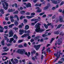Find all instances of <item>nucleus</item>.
<instances>
[{"mask_svg":"<svg viewBox=\"0 0 64 64\" xmlns=\"http://www.w3.org/2000/svg\"><path fill=\"white\" fill-rule=\"evenodd\" d=\"M5 4L6 7H8V4L6 2H5Z\"/></svg>","mask_w":64,"mask_h":64,"instance_id":"36","label":"nucleus"},{"mask_svg":"<svg viewBox=\"0 0 64 64\" xmlns=\"http://www.w3.org/2000/svg\"><path fill=\"white\" fill-rule=\"evenodd\" d=\"M36 21L35 22V23H37L39 21V20H38V19H35V20Z\"/></svg>","mask_w":64,"mask_h":64,"instance_id":"33","label":"nucleus"},{"mask_svg":"<svg viewBox=\"0 0 64 64\" xmlns=\"http://www.w3.org/2000/svg\"><path fill=\"white\" fill-rule=\"evenodd\" d=\"M64 4V2H62L60 4V6H61V5H62L63 4Z\"/></svg>","mask_w":64,"mask_h":64,"instance_id":"47","label":"nucleus"},{"mask_svg":"<svg viewBox=\"0 0 64 64\" xmlns=\"http://www.w3.org/2000/svg\"><path fill=\"white\" fill-rule=\"evenodd\" d=\"M22 62H24V64H25V60H22Z\"/></svg>","mask_w":64,"mask_h":64,"instance_id":"53","label":"nucleus"},{"mask_svg":"<svg viewBox=\"0 0 64 64\" xmlns=\"http://www.w3.org/2000/svg\"><path fill=\"white\" fill-rule=\"evenodd\" d=\"M39 25H41V24L39 23H38L36 25L35 28H36L35 30V31L37 32H39V33H41L42 32L44 31V30L43 29H41L40 28V26Z\"/></svg>","mask_w":64,"mask_h":64,"instance_id":"1","label":"nucleus"},{"mask_svg":"<svg viewBox=\"0 0 64 64\" xmlns=\"http://www.w3.org/2000/svg\"><path fill=\"white\" fill-rule=\"evenodd\" d=\"M54 34H56L57 35H58L59 33V32L58 31H56L54 32Z\"/></svg>","mask_w":64,"mask_h":64,"instance_id":"15","label":"nucleus"},{"mask_svg":"<svg viewBox=\"0 0 64 64\" xmlns=\"http://www.w3.org/2000/svg\"><path fill=\"white\" fill-rule=\"evenodd\" d=\"M48 8H49V6H46L44 8V10H46Z\"/></svg>","mask_w":64,"mask_h":64,"instance_id":"31","label":"nucleus"},{"mask_svg":"<svg viewBox=\"0 0 64 64\" xmlns=\"http://www.w3.org/2000/svg\"><path fill=\"white\" fill-rule=\"evenodd\" d=\"M8 50H9V48H8L6 50H5L4 51V52H6L7 51H8Z\"/></svg>","mask_w":64,"mask_h":64,"instance_id":"64","label":"nucleus"},{"mask_svg":"<svg viewBox=\"0 0 64 64\" xmlns=\"http://www.w3.org/2000/svg\"><path fill=\"white\" fill-rule=\"evenodd\" d=\"M31 21H35V18H33L31 20Z\"/></svg>","mask_w":64,"mask_h":64,"instance_id":"57","label":"nucleus"},{"mask_svg":"<svg viewBox=\"0 0 64 64\" xmlns=\"http://www.w3.org/2000/svg\"><path fill=\"white\" fill-rule=\"evenodd\" d=\"M58 40L59 41H62V39L61 38H59Z\"/></svg>","mask_w":64,"mask_h":64,"instance_id":"45","label":"nucleus"},{"mask_svg":"<svg viewBox=\"0 0 64 64\" xmlns=\"http://www.w3.org/2000/svg\"><path fill=\"white\" fill-rule=\"evenodd\" d=\"M26 2H24V5H26V7L28 8V7H31V4L30 3H28V4H26Z\"/></svg>","mask_w":64,"mask_h":64,"instance_id":"5","label":"nucleus"},{"mask_svg":"<svg viewBox=\"0 0 64 64\" xmlns=\"http://www.w3.org/2000/svg\"><path fill=\"white\" fill-rule=\"evenodd\" d=\"M52 3H53L54 4H58V3H59L60 2V1H59V0H58L56 1H52Z\"/></svg>","mask_w":64,"mask_h":64,"instance_id":"6","label":"nucleus"},{"mask_svg":"<svg viewBox=\"0 0 64 64\" xmlns=\"http://www.w3.org/2000/svg\"><path fill=\"white\" fill-rule=\"evenodd\" d=\"M23 25H24L22 23L21 24L19 25L18 26L19 28H21L22 27V26H23Z\"/></svg>","mask_w":64,"mask_h":64,"instance_id":"13","label":"nucleus"},{"mask_svg":"<svg viewBox=\"0 0 64 64\" xmlns=\"http://www.w3.org/2000/svg\"><path fill=\"white\" fill-rule=\"evenodd\" d=\"M34 40L33 39H32L30 40V42H34Z\"/></svg>","mask_w":64,"mask_h":64,"instance_id":"49","label":"nucleus"},{"mask_svg":"<svg viewBox=\"0 0 64 64\" xmlns=\"http://www.w3.org/2000/svg\"><path fill=\"white\" fill-rule=\"evenodd\" d=\"M14 39L13 38H10V43H11L12 42L13 40H14Z\"/></svg>","mask_w":64,"mask_h":64,"instance_id":"22","label":"nucleus"},{"mask_svg":"<svg viewBox=\"0 0 64 64\" xmlns=\"http://www.w3.org/2000/svg\"><path fill=\"white\" fill-rule=\"evenodd\" d=\"M8 11L9 12H12V9L8 10Z\"/></svg>","mask_w":64,"mask_h":64,"instance_id":"40","label":"nucleus"},{"mask_svg":"<svg viewBox=\"0 0 64 64\" xmlns=\"http://www.w3.org/2000/svg\"><path fill=\"white\" fill-rule=\"evenodd\" d=\"M29 26L28 25H26L25 26V29L26 30H27V29H29Z\"/></svg>","mask_w":64,"mask_h":64,"instance_id":"16","label":"nucleus"},{"mask_svg":"<svg viewBox=\"0 0 64 64\" xmlns=\"http://www.w3.org/2000/svg\"><path fill=\"white\" fill-rule=\"evenodd\" d=\"M46 14H44V15L42 16V17H46Z\"/></svg>","mask_w":64,"mask_h":64,"instance_id":"62","label":"nucleus"},{"mask_svg":"<svg viewBox=\"0 0 64 64\" xmlns=\"http://www.w3.org/2000/svg\"><path fill=\"white\" fill-rule=\"evenodd\" d=\"M17 52L20 53V54H25V55H26L27 56L28 55V54L27 52H25V50H20L19 49L18 50Z\"/></svg>","mask_w":64,"mask_h":64,"instance_id":"2","label":"nucleus"},{"mask_svg":"<svg viewBox=\"0 0 64 64\" xmlns=\"http://www.w3.org/2000/svg\"><path fill=\"white\" fill-rule=\"evenodd\" d=\"M8 57H6V56H4L2 58V60L3 61H5L8 59Z\"/></svg>","mask_w":64,"mask_h":64,"instance_id":"11","label":"nucleus"},{"mask_svg":"<svg viewBox=\"0 0 64 64\" xmlns=\"http://www.w3.org/2000/svg\"><path fill=\"white\" fill-rule=\"evenodd\" d=\"M13 29H14V30H15V31H16V30H18V28H16V27H14V28H13Z\"/></svg>","mask_w":64,"mask_h":64,"instance_id":"32","label":"nucleus"},{"mask_svg":"<svg viewBox=\"0 0 64 64\" xmlns=\"http://www.w3.org/2000/svg\"><path fill=\"white\" fill-rule=\"evenodd\" d=\"M44 57V56L43 55H42L41 56V59L42 60H43V57Z\"/></svg>","mask_w":64,"mask_h":64,"instance_id":"41","label":"nucleus"},{"mask_svg":"<svg viewBox=\"0 0 64 64\" xmlns=\"http://www.w3.org/2000/svg\"><path fill=\"white\" fill-rule=\"evenodd\" d=\"M62 24H58V26H57V28H58V29L60 28V27H61V26H62Z\"/></svg>","mask_w":64,"mask_h":64,"instance_id":"23","label":"nucleus"},{"mask_svg":"<svg viewBox=\"0 0 64 64\" xmlns=\"http://www.w3.org/2000/svg\"><path fill=\"white\" fill-rule=\"evenodd\" d=\"M14 24L16 26H17L18 24V22H17V21L16 20L14 22Z\"/></svg>","mask_w":64,"mask_h":64,"instance_id":"18","label":"nucleus"},{"mask_svg":"<svg viewBox=\"0 0 64 64\" xmlns=\"http://www.w3.org/2000/svg\"><path fill=\"white\" fill-rule=\"evenodd\" d=\"M36 53V51L35 50H34L33 52H31V54H33V53L34 54H35Z\"/></svg>","mask_w":64,"mask_h":64,"instance_id":"38","label":"nucleus"},{"mask_svg":"<svg viewBox=\"0 0 64 64\" xmlns=\"http://www.w3.org/2000/svg\"><path fill=\"white\" fill-rule=\"evenodd\" d=\"M4 28H5L6 29H8V27L7 26H5L4 27Z\"/></svg>","mask_w":64,"mask_h":64,"instance_id":"46","label":"nucleus"},{"mask_svg":"<svg viewBox=\"0 0 64 64\" xmlns=\"http://www.w3.org/2000/svg\"><path fill=\"white\" fill-rule=\"evenodd\" d=\"M8 54L7 53H6V52H4V53H2V55H7Z\"/></svg>","mask_w":64,"mask_h":64,"instance_id":"39","label":"nucleus"},{"mask_svg":"<svg viewBox=\"0 0 64 64\" xmlns=\"http://www.w3.org/2000/svg\"><path fill=\"white\" fill-rule=\"evenodd\" d=\"M62 43V41H59L58 42V45H61V44Z\"/></svg>","mask_w":64,"mask_h":64,"instance_id":"25","label":"nucleus"},{"mask_svg":"<svg viewBox=\"0 0 64 64\" xmlns=\"http://www.w3.org/2000/svg\"><path fill=\"white\" fill-rule=\"evenodd\" d=\"M0 1L1 2H2V3H4L5 2V1L4 0H1Z\"/></svg>","mask_w":64,"mask_h":64,"instance_id":"58","label":"nucleus"},{"mask_svg":"<svg viewBox=\"0 0 64 64\" xmlns=\"http://www.w3.org/2000/svg\"><path fill=\"white\" fill-rule=\"evenodd\" d=\"M50 49V48H48V49L46 50V52H48V51H49V50Z\"/></svg>","mask_w":64,"mask_h":64,"instance_id":"55","label":"nucleus"},{"mask_svg":"<svg viewBox=\"0 0 64 64\" xmlns=\"http://www.w3.org/2000/svg\"><path fill=\"white\" fill-rule=\"evenodd\" d=\"M59 21L60 22H63V20L61 16H60L59 17Z\"/></svg>","mask_w":64,"mask_h":64,"instance_id":"8","label":"nucleus"},{"mask_svg":"<svg viewBox=\"0 0 64 64\" xmlns=\"http://www.w3.org/2000/svg\"><path fill=\"white\" fill-rule=\"evenodd\" d=\"M59 21V20L58 19H56V23H58V21Z\"/></svg>","mask_w":64,"mask_h":64,"instance_id":"54","label":"nucleus"},{"mask_svg":"<svg viewBox=\"0 0 64 64\" xmlns=\"http://www.w3.org/2000/svg\"><path fill=\"white\" fill-rule=\"evenodd\" d=\"M44 25L46 28V29H47L48 28V26H47L45 24H44Z\"/></svg>","mask_w":64,"mask_h":64,"instance_id":"26","label":"nucleus"},{"mask_svg":"<svg viewBox=\"0 0 64 64\" xmlns=\"http://www.w3.org/2000/svg\"><path fill=\"white\" fill-rule=\"evenodd\" d=\"M25 12L23 10H22L20 12V14H22V15L24 14Z\"/></svg>","mask_w":64,"mask_h":64,"instance_id":"14","label":"nucleus"},{"mask_svg":"<svg viewBox=\"0 0 64 64\" xmlns=\"http://www.w3.org/2000/svg\"><path fill=\"white\" fill-rule=\"evenodd\" d=\"M0 12L2 14H4V10H3V9H1L0 10Z\"/></svg>","mask_w":64,"mask_h":64,"instance_id":"28","label":"nucleus"},{"mask_svg":"<svg viewBox=\"0 0 64 64\" xmlns=\"http://www.w3.org/2000/svg\"><path fill=\"white\" fill-rule=\"evenodd\" d=\"M13 37L14 39H17L18 38V36L16 34L14 35Z\"/></svg>","mask_w":64,"mask_h":64,"instance_id":"17","label":"nucleus"},{"mask_svg":"<svg viewBox=\"0 0 64 64\" xmlns=\"http://www.w3.org/2000/svg\"><path fill=\"white\" fill-rule=\"evenodd\" d=\"M12 63L13 64H17V63H16V62H15L14 61H13L12 62Z\"/></svg>","mask_w":64,"mask_h":64,"instance_id":"61","label":"nucleus"},{"mask_svg":"<svg viewBox=\"0 0 64 64\" xmlns=\"http://www.w3.org/2000/svg\"><path fill=\"white\" fill-rule=\"evenodd\" d=\"M14 5L16 7V8L18 7V5H17V4H15Z\"/></svg>","mask_w":64,"mask_h":64,"instance_id":"50","label":"nucleus"},{"mask_svg":"<svg viewBox=\"0 0 64 64\" xmlns=\"http://www.w3.org/2000/svg\"><path fill=\"white\" fill-rule=\"evenodd\" d=\"M10 35L9 36V37H12L13 36V34H14V33L13 32V30H11L10 32L8 33Z\"/></svg>","mask_w":64,"mask_h":64,"instance_id":"3","label":"nucleus"},{"mask_svg":"<svg viewBox=\"0 0 64 64\" xmlns=\"http://www.w3.org/2000/svg\"><path fill=\"white\" fill-rule=\"evenodd\" d=\"M14 60L15 61V62L16 63H18V60H17V59L16 58H14Z\"/></svg>","mask_w":64,"mask_h":64,"instance_id":"20","label":"nucleus"},{"mask_svg":"<svg viewBox=\"0 0 64 64\" xmlns=\"http://www.w3.org/2000/svg\"><path fill=\"white\" fill-rule=\"evenodd\" d=\"M32 16H34L35 15V12L32 13L31 14Z\"/></svg>","mask_w":64,"mask_h":64,"instance_id":"44","label":"nucleus"},{"mask_svg":"<svg viewBox=\"0 0 64 64\" xmlns=\"http://www.w3.org/2000/svg\"><path fill=\"white\" fill-rule=\"evenodd\" d=\"M18 13V11L17 10L16 12H15L13 13L14 14H17Z\"/></svg>","mask_w":64,"mask_h":64,"instance_id":"48","label":"nucleus"},{"mask_svg":"<svg viewBox=\"0 0 64 64\" xmlns=\"http://www.w3.org/2000/svg\"><path fill=\"white\" fill-rule=\"evenodd\" d=\"M23 41V40H19L18 41V43H21V42H22Z\"/></svg>","mask_w":64,"mask_h":64,"instance_id":"24","label":"nucleus"},{"mask_svg":"<svg viewBox=\"0 0 64 64\" xmlns=\"http://www.w3.org/2000/svg\"><path fill=\"white\" fill-rule=\"evenodd\" d=\"M27 17L28 19H30V18H32V16H27Z\"/></svg>","mask_w":64,"mask_h":64,"instance_id":"34","label":"nucleus"},{"mask_svg":"<svg viewBox=\"0 0 64 64\" xmlns=\"http://www.w3.org/2000/svg\"><path fill=\"white\" fill-rule=\"evenodd\" d=\"M20 33V35H22V34H23V33H24V30H20L19 31Z\"/></svg>","mask_w":64,"mask_h":64,"instance_id":"7","label":"nucleus"},{"mask_svg":"<svg viewBox=\"0 0 64 64\" xmlns=\"http://www.w3.org/2000/svg\"><path fill=\"white\" fill-rule=\"evenodd\" d=\"M28 54L27 56L28 57H29V56H30V52H28Z\"/></svg>","mask_w":64,"mask_h":64,"instance_id":"42","label":"nucleus"},{"mask_svg":"<svg viewBox=\"0 0 64 64\" xmlns=\"http://www.w3.org/2000/svg\"><path fill=\"white\" fill-rule=\"evenodd\" d=\"M18 47L19 48H24V46L22 45H20L18 46Z\"/></svg>","mask_w":64,"mask_h":64,"instance_id":"30","label":"nucleus"},{"mask_svg":"<svg viewBox=\"0 0 64 64\" xmlns=\"http://www.w3.org/2000/svg\"><path fill=\"white\" fill-rule=\"evenodd\" d=\"M29 34H24L23 36H22V38H24L25 37H27V36H29Z\"/></svg>","mask_w":64,"mask_h":64,"instance_id":"9","label":"nucleus"},{"mask_svg":"<svg viewBox=\"0 0 64 64\" xmlns=\"http://www.w3.org/2000/svg\"><path fill=\"white\" fill-rule=\"evenodd\" d=\"M23 18H25V16H21L20 17V19L21 20H22Z\"/></svg>","mask_w":64,"mask_h":64,"instance_id":"21","label":"nucleus"},{"mask_svg":"<svg viewBox=\"0 0 64 64\" xmlns=\"http://www.w3.org/2000/svg\"><path fill=\"white\" fill-rule=\"evenodd\" d=\"M0 29H2V30H3V29H4L3 28V27L2 26H0Z\"/></svg>","mask_w":64,"mask_h":64,"instance_id":"60","label":"nucleus"},{"mask_svg":"<svg viewBox=\"0 0 64 64\" xmlns=\"http://www.w3.org/2000/svg\"><path fill=\"white\" fill-rule=\"evenodd\" d=\"M41 4H37L35 5L36 6H41Z\"/></svg>","mask_w":64,"mask_h":64,"instance_id":"35","label":"nucleus"},{"mask_svg":"<svg viewBox=\"0 0 64 64\" xmlns=\"http://www.w3.org/2000/svg\"><path fill=\"white\" fill-rule=\"evenodd\" d=\"M18 17V16L16 15L14 16V18H17Z\"/></svg>","mask_w":64,"mask_h":64,"instance_id":"56","label":"nucleus"},{"mask_svg":"<svg viewBox=\"0 0 64 64\" xmlns=\"http://www.w3.org/2000/svg\"><path fill=\"white\" fill-rule=\"evenodd\" d=\"M24 46L25 47H27V44L26 43H25L24 44Z\"/></svg>","mask_w":64,"mask_h":64,"instance_id":"52","label":"nucleus"},{"mask_svg":"<svg viewBox=\"0 0 64 64\" xmlns=\"http://www.w3.org/2000/svg\"><path fill=\"white\" fill-rule=\"evenodd\" d=\"M41 46V45L39 44L37 45H34V48H36V50H38L40 47Z\"/></svg>","mask_w":64,"mask_h":64,"instance_id":"4","label":"nucleus"},{"mask_svg":"<svg viewBox=\"0 0 64 64\" xmlns=\"http://www.w3.org/2000/svg\"><path fill=\"white\" fill-rule=\"evenodd\" d=\"M36 9H38L37 11V12H40L42 11V10L39 8V7H37L36 8Z\"/></svg>","mask_w":64,"mask_h":64,"instance_id":"10","label":"nucleus"},{"mask_svg":"<svg viewBox=\"0 0 64 64\" xmlns=\"http://www.w3.org/2000/svg\"><path fill=\"white\" fill-rule=\"evenodd\" d=\"M45 14V12H42L41 13H40V16H41L42 15H43V14Z\"/></svg>","mask_w":64,"mask_h":64,"instance_id":"37","label":"nucleus"},{"mask_svg":"<svg viewBox=\"0 0 64 64\" xmlns=\"http://www.w3.org/2000/svg\"><path fill=\"white\" fill-rule=\"evenodd\" d=\"M39 38V36H37L35 37L34 39L35 40H38V39Z\"/></svg>","mask_w":64,"mask_h":64,"instance_id":"19","label":"nucleus"},{"mask_svg":"<svg viewBox=\"0 0 64 64\" xmlns=\"http://www.w3.org/2000/svg\"><path fill=\"white\" fill-rule=\"evenodd\" d=\"M63 62L61 61H59L58 62V63H60V64H62V63H63Z\"/></svg>","mask_w":64,"mask_h":64,"instance_id":"51","label":"nucleus"},{"mask_svg":"<svg viewBox=\"0 0 64 64\" xmlns=\"http://www.w3.org/2000/svg\"><path fill=\"white\" fill-rule=\"evenodd\" d=\"M1 44L2 45V46H4L5 45V44L4 43V40H3L1 42Z\"/></svg>","mask_w":64,"mask_h":64,"instance_id":"12","label":"nucleus"},{"mask_svg":"<svg viewBox=\"0 0 64 64\" xmlns=\"http://www.w3.org/2000/svg\"><path fill=\"white\" fill-rule=\"evenodd\" d=\"M10 19H13L14 18V17L12 16H10Z\"/></svg>","mask_w":64,"mask_h":64,"instance_id":"59","label":"nucleus"},{"mask_svg":"<svg viewBox=\"0 0 64 64\" xmlns=\"http://www.w3.org/2000/svg\"><path fill=\"white\" fill-rule=\"evenodd\" d=\"M58 11L59 12H62V10L61 9H59Z\"/></svg>","mask_w":64,"mask_h":64,"instance_id":"63","label":"nucleus"},{"mask_svg":"<svg viewBox=\"0 0 64 64\" xmlns=\"http://www.w3.org/2000/svg\"><path fill=\"white\" fill-rule=\"evenodd\" d=\"M64 33L63 32H60V35H62V36H63V35H64Z\"/></svg>","mask_w":64,"mask_h":64,"instance_id":"27","label":"nucleus"},{"mask_svg":"<svg viewBox=\"0 0 64 64\" xmlns=\"http://www.w3.org/2000/svg\"><path fill=\"white\" fill-rule=\"evenodd\" d=\"M14 26V24H12L9 26V27H10V28H12V26Z\"/></svg>","mask_w":64,"mask_h":64,"instance_id":"29","label":"nucleus"},{"mask_svg":"<svg viewBox=\"0 0 64 64\" xmlns=\"http://www.w3.org/2000/svg\"><path fill=\"white\" fill-rule=\"evenodd\" d=\"M54 40V38H52V40H51L50 43H52V41H53V40Z\"/></svg>","mask_w":64,"mask_h":64,"instance_id":"43","label":"nucleus"}]
</instances>
